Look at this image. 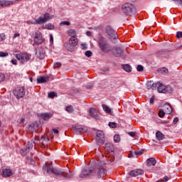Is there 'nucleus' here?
Here are the masks:
<instances>
[{"mask_svg":"<svg viewBox=\"0 0 182 182\" xmlns=\"http://www.w3.org/2000/svg\"><path fill=\"white\" fill-rule=\"evenodd\" d=\"M43 169L45 171H47L48 174H55V176H61V177H65V178H70V177H73V174L72 172L69 171V173H66L63 171L62 169H58L53 168L52 163L47 162L46 165L43 167Z\"/></svg>","mask_w":182,"mask_h":182,"instance_id":"obj_1","label":"nucleus"},{"mask_svg":"<svg viewBox=\"0 0 182 182\" xmlns=\"http://www.w3.org/2000/svg\"><path fill=\"white\" fill-rule=\"evenodd\" d=\"M68 36L70 38L68 42L64 43V47L68 52H73L75 47L77 46V38H76V30L70 28L67 32Z\"/></svg>","mask_w":182,"mask_h":182,"instance_id":"obj_2","label":"nucleus"},{"mask_svg":"<svg viewBox=\"0 0 182 182\" xmlns=\"http://www.w3.org/2000/svg\"><path fill=\"white\" fill-rule=\"evenodd\" d=\"M122 12L127 16H132L137 14V9L134 4L131 3H125L122 6Z\"/></svg>","mask_w":182,"mask_h":182,"instance_id":"obj_3","label":"nucleus"},{"mask_svg":"<svg viewBox=\"0 0 182 182\" xmlns=\"http://www.w3.org/2000/svg\"><path fill=\"white\" fill-rule=\"evenodd\" d=\"M55 18L54 15H50L49 13H46L43 16H40L35 21H31L32 25H42L43 23H46L50 19H53Z\"/></svg>","mask_w":182,"mask_h":182,"instance_id":"obj_4","label":"nucleus"},{"mask_svg":"<svg viewBox=\"0 0 182 182\" xmlns=\"http://www.w3.org/2000/svg\"><path fill=\"white\" fill-rule=\"evenodd\" d=\"M15 56L21 63H27V62H29L32 59V55L28 53H20L16 54Z\"/></svg>","mask_w":182,"mask_h":182,"instance_id":"obj_5","label":"nucleus"},{"mask_svg":"<svg viewBox=\"0 0 182 182\" xmlns=\"http://www.w3.org/2000/svg\"><path fill=\"white\" fill-rule=\"evenodd\" d=\"M98 45L102 52H110V46L107 44V41L104 37H100L98 39Z\"/></svg>","mask_w":182,"mask_h":182,"instance_id":"obj_6","label":"nucleus"},{"mask_svg":"<svg viewBox=\"0 0 182 182\" xmlns=\"http://www.w3.org/2000/svg\"><path fill=\"white\" fill-rule=\"evenodd\" d=\"M96 171L97 177L99 178H103V177H105V176H106V173H107V171H106V164H105L103 161H101L97 165Z\"/></svg>","mask_w":182,"mask_h":182,"instance_id":"obj_7","label":"nucleus"},{"mask_svg":"<svg viewBox=\"0 0 182 182\" xmlns=\"http://www.w3.org/2000/svg\"><path fill=\"white\" fill-rule=\"evenodd\" d=\"M159 93H172L173 92V87L170 85H164L162 83L157 82V87Z\"/></svg>","mask_w":182,"mask_h":182,"instance_id":"obj_8","label":"nucleus"},{"mask_svg":"<svg viewBox=\"0 0 182 182\" xmlns=\"http://www.w3.org/2000/svg\"><path fill=\"white\" fill-rule=\"evenodd\" d=\"M105 149H106V151L109 154L107 155V157L108 158L109 161H110V163L114 161V156H112V154H114V146H113V144L110 143L106 144Z\"/></svg>","mask_w":182,"mask_h":182,"instance_id":"obj_9","label":"nucleus"},{"mask_svg":"<svg viewBox=\"0 0 182 182\" xmlns=\"http://www.w3.org/2000/svg\"><path fill=\"white\" fill-rule=\"evenodd\" d=\"M105 32L107 33L109 39L111 41H114L117 39V33L110 26H107L105 28Z\"/></svg>","mask_w":182,"mask_h":182,"instance_id":"obj_10","label":"nucleus"},{"mask_svg":"<svg viewBox=\"0 0 182 182\" xmlns=\"http://www.w3.org/2000/svg\"><path fill=\"white\" fill-rule=\"evenodd\" d=\"M13 93L17 99H21V97L25 96V88L23 87H17L13 90Z\"/></svg>","mask_w":182,"mask_h":182,"instance_id":"obj_11","label":"nucleus"},{"mask_svg":"<svg viewBox=\"0 0 182 182\" xmlns=\"http://www.w3.org/2000/svg\"><path fill=\"white\" fill-rule=\"evenodd\" d=\"M96 141L98 146L105 144V133L101 131H98L96 135Z\"/></svg>","mask_w":182,"mask_h":182,"instance_id":"obj_12","label":"nucleus"},{"mask_svg":"<svg viewBox=\"0 0 182 182\" xmlns=\"http://www.w3.org/2000/svg\"><path fill=\"white\" fill-rule=\"evenodd\" d=\"M33 41L36 45H42V43L45 42V39H43V37L42 36V33H36L35 34Z\"/></svg>","mask_w":182,"mask_h":182,"instance_id":"obj_13","label":"nucleus"},{"mask_svg":"<svg viewBox=\"0 0 182 182\" xmlns=\"http://www.w3.org/2000/svg\"><path fill=\"white\" fill-rule=\"evenodd\" d=\"M93 173V170L89 168H84L80 174V178H86V177H89L90 174Z\"/></svg>","mask_w":182,"mask_h":182,"instance_id":"obj_14","label":"nucleus"},{"mask_svg":"<svg viewBox=\"0 0 182 182\" xmlns=\"http://www.w3.org/2000/svg\"><path fill=\"white\" fill-rule=\"evenodd\" d=\"M36 55L38 59H44L45 58V49L43 48L40 47L36 49Z\"/></svg>","mask_w":182,"mask_h":182,"instance_id":"obj_15","label":"nucleus"},{"mask_svg":"<svg viewBox=\"0 0 182 182\" xmlns=\"http://www.w3.org/2000/svg\"><path fill=\"white\" fill-rule=\"evenodd\" d=\"M38 140H39L43 147H48V146L50 144V142H49V138L46 136H42L41 139H38Z\"/></svg>","mask_w":182,"mask_h":182,"instance_id":"obj_16","label":"nucleus"},{"mask_svg":"<svg viewBox=\"0 0 182 182\" xmlns=\"http://www.w3.org/2000/svg\"><path fill=\"white\" fill-rule=\"evenodd\" d=\"M74 132L75 134H83V133H86V132H87V128L75 126L74 127Z\"/></svg>","mask_w":182,"mask_h":182,"instance_id":"obj_17","label":"nucleus"},{"mask_svg":"<svg viewBox=\"0 0 182 182\" xmlns=\"http://www.w3.org/2000/svg\"><path fill=\"white\" fill-rule=\"evenodd\" d=\"M163 110L165 112L166 114H171V113H173V108L168 103H165L164 105Z\"/></svg>","mask_w":182,"mask_h":182,"instance_id":"obj_18","label":"nucleus"},{"mask_svg":"<svg viewBox=\"0 0 182 182\" xmlns=\"http://www.w3.org/2000/svg\"><path fill=\"white\" fill-rule=\"evenodd\" d=\"M15 4L14 1L1 0L0 1V7L5 8V6H11V5Z\"/></svg>","mask_w":182,"mask_h":182,"instance_id":"obj_19","label":"nucleus"},{"mask_svg":"<svg viewBox=\"0 0 182 182\" xmlns=\"http://www.w3.org/2000/svg\"><path fill=\"white\" fill-rule=\"evenodd\" d=\"M146 89L148 90H156L157 89V82L154 83L153 81H148L146 82Z\"/></svg>","mask_w":182,"mask_h":182,"instance_id":"obj_20","label":"nucleus"},{"mask_svg":"<svg viewBox=\"0 0 182 182\" xmlns=\"http://www.w3.org/2000/svg\"><path fill=\"white\" fill-rule=\"evenodd\" d=\"M144 173V171L141 169H136V170L130 171L129 173V174L132 177H137V176H141V174H143Z\"/></svg>","mask_w":182,"mask_h":182,"instance_id":"obj_21","label":"nucleus"},{"mask_svg":"<svg viewBox=\"0 0 182 182\" xmlns=\"http://www.w3.org/2000/svg\"><path fill=\"white\" fill-rule=\"evenodd\" d=\"M12 174H13L12 170H11L10 168H6L2 170L3 177H5V178L11 177Z\"/></svg>","mask_w":182,"mask_h":182,"instance_id":"obj_22","label":"nucleus"},{"mask_svg":"<svg viewBox=\"0 0 182 182\" xmlns=\"http://www.w3.org/2000/svg\"><path fill=\"white\" fill-rule=\"evenodd\" d=\"M90 113L92 117H93L94 119H99V110H97V109L90 108Z\"/></svg>","mask_w":182,"mask_h":182,"instance_id":"obj_23","label":"nucleus"},{"mask_svg":"<svg viewBox=\"0 0 182 182\" xmlns=\"http://www.w3.org/2000/svg\"><path fill=\"white\" fill-rule=\"evenodd\" d=\"M49 82V76H40L37 78V83H46Z\"/></svg>","mask_w":182,"mask_h":182,"instance_id":"obj_24","label":"nucleus"},{"mask_svg":"<svg viewBox=\"0 0 182 182\" xmlns=\"http://www.w3.org/2000/svg\"><path fill=\"white\" fill-rule=\"evenodd\" d=\"M156 159L155 158H149L146 160V166L148 167H151V166H156Z\"/></svg>","mask_w":182,"mask_h":182,"instance_id":"obj_25","label":"nucleus"},{"mask_svg":"<svg viewBox=\"0 0 182 182\" xmlns=\"http://www.w3.org/2000/svg\"><path fill=\"white\" fill-rule=\"evenodd\" d=\"M38 127H39V125L36 122H33L28 127V129L31 132H36L38 130Z\"/></svg>","mask_w":182,"mask_h":182,"instance_id":"obj_26","label":"nucleus"},{"mask_svg":"<svg viewBox=\"0 0 182 182\" xmlns=\"http://www.w3.org/2000/svg\"><path fill=\"white\" fill-rule=\"evenodd\" d=\"M114 53L115 55V56L119 57V56H122V53H123V50H122V48L117 47L114 49Z\"/></svg>","mask_w":182,"mask_h":182,"instance_id":"obj_27","label":"nucleus"},{"mask_svg":"<svg viewBox=\"0 0 182 182\" xmlns=\"http://www.w3.org/2000/svg\"><path fill=\"white\" fill-rule=\"evenodd\" d=\"M156 137L157 139V140H163V139H164V134H163V133H161L160 131L156 132Z\"/></svg>","mask_w":182,"mask_h":182,"instance_id":"obj_28","label":"nucleus"},{"mask_svg":"<svg viewBox=\"0 0 182 182\" xmlns=\"http://www.w3.org/2000/svg\"><path fill=\"white\" fill-rule=\"evenodd\" d=\"M122 69L125 72H128L129 73V72H132V66H130L128 64L122 65Z\"/></svg>","mask_w":182,"mask_h":182,"instance_id":"obj_29","label":"nucleus"},{"mask_svg":"<svg viewBox=\"0 0 182 182\" xmlns=\"http://www.w3.org/2000/svg\"><path fill=\"white\" fill-rule=\"evenodd\" d=\"M41 117L43 119V120H49V119L52 117V114L49 113L41 114Z\"/></svg>","mask_w":182,"mask_h":182,"instance_id":"obj_30","label":"nucleus"},{"mask_svg":"<svg viewBox=\"0 0 182 182\" xmlns=\"http://www.w3.org/2000/svg\"><path fill=\"white\" fill-rule=\"evenodd\" d=\"M102 108L106 113H108V114H110V113H112V109H110V107H107V105H102Z\"/></svg>","mask_w":182,"mask_h":182,"instance_id":"obj_31","label":"nucleus"},{"mask_svg":"<svg viewBox=\"0 0 182 182\" xmlns=\"http://www.w3.org/2000/svg\"><path fill=\"white\" fill-rule=\"evenodd\" d=\"M33 148V141H31L27 143V145L26 146V149H27L29 151L31 149Z\"/></svg>","mask_w":182,"mask_h":182,"instance_id":"obj_32","label":"nucleus"},{"mask_svg":"<svg viewBox=\"0 0 182 182\" xmlns=\"http://www.w3.org/2000/svg\"><path fill=\"white\" fill-rule=\"evenodd\" d=\"M46 29H48L50 31H52L55 29V26L52 25V23H48L46 25Z\"/></svg>","mask_w":182,"mask_h":182,"instance_id":"obj_33","label":"nucleus"},{"mask_svg":"<svg viewBox=\"0 0 182 182\" xmlns=\"http://www.w3.org/2000/svg\"><path fill=\"white\" fill-rule=\"evenodd\" d=\"M28 153H29V151L27 149V148H24L21 150V156H26Z\"/></svg>","mask_w":182,"mask_h":182,"instance_id":"obj_34","label":"nucleus"},{"mask_svg":"<svg viewBox=\"0 0 182 182\" xmlns=\"http://www.w3.org/2000/svg\"><path fill=\"white\" fill-rule=\"evenodd\" d=\"M65 110L68 112V113H72L73 112V106L70 105L66 107Z\"/></svg>","mask_w":182,"mask_h":182,"instance_id":"obj_35","label":"nucleus"},{"mask_svg":"<svg viewBox=\"0 0 182 182\" xmlns=\"http://www.w3.org/2000/svg\"><path fill=\"white\" fill-rule=\"evenodd\" d=\"M6 39V35L4 33H0V42H4Z\"/></svg>","mask_w":182,"mask_h":182,"instance_id":"obj_36","label":"nucleus"},{"mask_svg":"<svg viewBox=\"0 0 182 182\" xmlns=\"http://www.w3.org/2000/svg\"><path fill=\"white\" fill-rule=\"evenodd\" d=\"M114 141L115 143H119L120 141V136L119 134H115L114 136Z\"/></svg>","mask_w":182,"mask_h":182,"instance_id":"obj_37","label":"nucleus"},{"mask_svg":"<svg viewBox=\"0 0 182 182\" xmlns=\"http://www.w3.org/2000/svg\"><path fill=\"white\" fill-rule=\"evenodd\" d=\"M159 117L163 118L164 116H166V112H164V109H161L159 112Z\"/></svg>","mask_w":182,"mask_h":182,"instance_id":"obj_38","label":"nucleus"},{"mask_svg":"<svg viewBox=\"0 0 182 182\" xmlns=\"http://www.w3.org/2000/svg\"><path fill=\"white\" fill-rule=\"evenodd\" d=\"M109 126L112 129H114V128L117 127V124L116 122H109Z\"/></svg>","mask_w":182,"mask_h":182,"instance_id":"obj_39","label":"nucleus"},{"mask_svg":"<svg viewBox=\"0 0 182 182\" xmlns=\"http://www.w3.org/2000/svg\"><path fill=\"white\" fill-rule=\"evenodd\" d=\"M136 70L138 72H143L144 70V68L141 65H139L136 68Z\"/></svg>","mask_w":182,"mask_h":182,"instance_id":"obj_40","label":"nucleus"},{"mask_svg":"<svg viewBox=\"0 0 182 182\" xmlns=\"http://www.w3.org/2000/svg\"><path fill=\"white\" fill-rule=\"evenodd\" d=\"M143 153H144V149H141L139 151H135L136 156H141V154H143Z\"/></svg>","mask_w":182,"mask_h":182,"instance_id":"obj_41","label":"nucleus"},{"mask_svg":"<svg viewBox=\"0 0 182 182\" xmlns=\"http://www.w3.org/2000/svg\"><path fill=\"white\" fill-rule=\"evenodd\" d=\"M9 55L8 53L0 51V58H6V56H9Z\"/></svg>","mask_w":182,"mask_h":182,"instance_id":"obj_42","label":"nucleus"},{"mask_svg":"<svg viewBox=\"0 0 182 182\" xmlns=\"http://www.w3.org/2000/svg\"><path fill=\"white\" fill-rule=\"evenodd\" d=\"M85 55L87 56V58H90V56L92 55V53L90 50H87L85 51Z\"/></svg>","mask_w":182,"mask_h":182,"instance_id":"obj_43","label":"nucleus"},{"mask_svg":"<svg viewBox=\"0 0 182 182\" xmlns=\"http://www.w3.org/2000/svg\"><path fill=\"white\" fill-rule=\"evenodd\" d=\"M60 25H66L67 26H70V23L69 21H61V23H60Z\"/></svg>","mask_w":182,"mask_h":182,"instance_id":"obj_44","label":"nucleus"},{"mask_svg":"<svg viewBox=\"0 0 182 182\" xmlns=\"http://www.w3.org/2000/svg\"><path fill=\"white\" fill-rule=\"evenodd\" d=\"M48 97L53 99L55 98V92H51L48 93Z\"/></svg>","mask_w":182,"mask_h":182,"instance_id":"obj_45","label":"nucleus"},{"mask_svg":"<svg viewBox=\"0 0 182 182\" xmlns=\"http://www.w3.org/2000/svg\"><path fill=\"white\" fill-rule=\"evenodd\" d=\"M60 66H62V63H55L54 64V68H55V69H56V68H60Z\"/></svg>","mask_w":182,"mask_h":182,"instance_id":"obj_46","label":"nucleus"},{"mask_svg":"<svg viewBox=\"0 0 182 182\" xmlns=\"http://www.w3.org/2000/svg\"><path fill=\"white\" fill-rule=\"evenodd\" d=\"M176 38H178V39H180V38H182V32L181 31L177 32Z\"/></svg>","mask_w":182,"mask_h":182,"instance_id":"obj_47","label":"nucleus"},{"mask_svg":"<svg viewBox=\"0 0 182 182\" xmlns=\"http://www.w3.org/2000/svg\"><path fill=\"white\" fill-rule=\"evenodd\" d=\"M5 80V75L0 74V82H4Z\"/></svg>","mask_w":182,"mask_h":182,"instance_id":"obj_48","label":"nucleus"},{"mask_svg":"<svg viewBox=\"0 0 182 182\" xmlns=\"http://www.w3.org/2000/svg\"><path fill=\"white\" fill-rule=\"evenodd\" d=\"M128 134L129 136H131V137H134L136 136V132H128Z\"/></svg>","mask_w":182,"mask_h":182,"instance_id":"obj_49","label":"nucleus"},{"mask_svg":"<svg viewBox=\"0 0 182 182\" xmlns=\"http://www.w3.org/2000/svg\"><path fill=\"white\" fill-rule=\"evenodd\" d=\"M19 36H21V34H19V33H16L13 36V39H16V38H19Z\"/></svg>","mask_w":182,"mask_h":182,"instance_id":"obj_50","label":"nucleus"},{"mask_svg":"<svg viewBox=\"0 0 182 182\" xmlns=\"http://www.w3.org/2000/svg\"><path fill=\"white\" fill-rule=\"evenodd\" d=\"M11 63H12V65H18V61H16V59H13L11 60Z\"/></svg>","mask_w":182,"mask_h":182,"instance_id":"obj_51","label":"nucleus"},{"mask_svg":"<svg viewBox=\"0 0 182 182\" xmlns=\"http://www.w3.org/2000/svg\"><path fill=\"white\" fill-rule=\"evenodd\" d=\"M178 5H180V6H182V0H176L175 1Z\"/></svg>","mask_w":182,"mask_h":182,"instance_id":"obj_52","label":"nucleus"},{"mask_svg":"<svg viewBox=\"0 0 182 182\" xmlns=\"http://www.w3.org/2000/svg\"><path fill=\"white\" fill-rule=\"evenodd\" d=\"M161 70L164 72V73H168V70L166 68H163Z\"/></svg>","mask_w":182,"mask_h":182,"instance_id":"obj_53","label":"nucleus"},{"mask_svg":"<svg viewBox=\"0 0 182 182\" xmlns=\"http://www.w3.org/2000/svg\"><path fill=\"white\" fill-rule=\"evenodd\" d=\"M177 122H178V117H175L173 121V124H177Z\"/></svg>","mask_w":182,"mask_h":182,"instance_id":"obj_54","label":"nucleus"},{"mask_svg":"<svg viewBox=\"0 0 182 182\" xmlns=\"http://www.w3.org/2000/svg\"><path fill=\"white\" fill-rule=\"evenodd\" d=\"M155 97H152L151 99H150V103L151 105H153V103H154V100H155Z\"/></svg>","mask_w":182,"mask_h":182,"instance_id":"obj_55","label":"nucleus"},{"mask_svg":"<svg viewBox=\"0 0 182 182\" xmlns=\"http://www.w3.org/2000/svg\"><path fill=\"white\" fill-rule=\"evenodd\" d=\"M25 122V119H23V118H21V119H20V121H18V123L21 124H22V123H24Z\"/></svg>","mask_w":182,"mask_h":182,"instance_id":"obj_56","label":"nucleus"},{"mask_svg":"<svg viewBox=\"0 0 182 182\" xmlns=\"http://www.w3.org/2000/svg\"><path fill=\"white\" fill-rule=\"evenodd\" d=\"M53 133H55V134H58V133H59V130H58L56 129H53Z\"/></svg>","mask_w":182,"mask_h":182,"instance_id":"obj_57","label":"nucleus"},{"mask_svg":"<svg viewBox=\"0 0 182 182\" xmlns=\"http://www.w3.org/2000/svg\"><path fill=\"white\" fill-rule=\"evenodd\" d=\"M82 49H87V47H86V44H81Z\"/></svg>","mask_w":182,"mask_h":182,"instance_id":"obj_58","label":"nucleus"},{"mask_svg":"<svg viewBox=\"0 0 182 182\" xmlns=\"http://www.w3.org/2000/svg\"><path fill=\"white\" fill-rule=\"evenodd\" d=\"M86 35H87V36H92V32H90V31H87V32H86Z\"/></svg>","mask_w":182,"mask_h":182,"instance_id":"obj_59","label":"nucleus"},{"mask_svg":"<svg viewBox=\"0 0 182 182\" xmlns=\"http://www.w3.org/2000/svg\"><path fill=\"white\" fill-rule=\"evenodd\" d=\"M50 42H53V36L52 35L50 36Z\"/></svg>","mask_w":182,"mask_h":182,"instance_id":"obj_60","label":"nucleus"},{"mask_svg":"<svg viewBox=\"0 0 182 182\" xmlns=\"http://www.w3.org/2000/svg\"><path fill=\"white\" fill-rule=\"evenodd\" d=\"M87 89H92V86L91 85H87Z\"/></svg>","mask_w":182,"mask_h":182,"instance_id":"obj_61","label":"nucleus"},{"mask_svg":"<svg viewBox=\"0 0 182 182\" xmlns=\"http://www.w3.org/2000/svg\"><path fill=\"white\" fill-rule=\"evenodd\" d=\"M172 1H173V2H177V0H172Z\"/></svg>","mask_w":182,"mask_h":182,"instance_id":"obj_62","label":"nucleus"},{"mask_svg":"<svg viewBox=\"0 0 182 182\" xmlns=\"http://www.w3.org/2000/svg\"><path fill=\"white\" fill-rule=\"evenodd\" d=\"M31 82H32V78L30 79Z\"/></svg>","mask_w":182,"mask_h":182,"instance_id":"obj_63","label":"nucleus"},{"mask_svg":"<svg viewBox=\"0 0 182 182\" xmlns=\"http://www.w3.org/2000/svg\"><path fill=\"white\" fill-rule=\"evenodd\" d=\"M32 163H35V161H33Z\"/></svg>","mask_w":182,"mask_h":182,"instance_id":"obj_64","label":"nucleus"}]
</instances>
